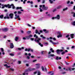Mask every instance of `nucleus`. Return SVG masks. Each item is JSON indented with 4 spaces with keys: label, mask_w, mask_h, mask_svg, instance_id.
Instances as JSON below:
<instances>
[{
    "label": "nucleus",
    "mask_w": 75,
    "mask_h": 75,
    "mask_svg": "<svg viewBox=\"0 0 75 75\" xmlns=\"http://www.w3.org/2000/svg\"><path fill=\"white\" fill-rule=\"evenodd\" d=\"M65 53V52H62L61 53L62 55H64V54Z\"/></svg>",
    "instance_id": "42"
},
{
    "label": "nucleus",
    "mask_w": 75,
    "mask_h": 75,
    "mask_svg": "<svg viewBox=\"0 0 75 75\" xmlns=\"http://www.w3.org/2000/svg\"><path fill=\"white\" fill-rule=\"evenodd\" d=\"M17 18H18V20H20V17L18 15L17 16Z\"/></svg>",
    "instance_id": "38"
},
{
    "label": "nucleus",
    "mask_w": 75,
    "mask_h": 75,
    "mask_svg": "<svg viewBox=\"0 0 75 75\" xmlns=\"http://www.w3.org/2000/svg\"><path fill=\"white\" fill-rule=\"evenodd\" d=\"M23 40H27L26 37H25H25L23 38Z\"/></svg>",
    "instance_id": "47"
},
{
    "label": "nucleus",
    "mask_w": 75,
    "mask_h": 75,
    "mask_svg": "<svg viewBox=\"0 0 75 75\" xmlns=\"http://www.w3.org/2000/svg\"><path fill=\"white\" fill-rule=\"evenodd\" d=\"M42 54H45V52L44 51H42L41 52Z\"/></svg>",
    "instance_id": "43"
},
{
    "label": "nucleus",
    "mask_w": 75,
    "mask_h": 75,
    "mask_svg": "<svg viewBox=\"0 0 75 75\" xmlns=\"http://www.w3.org/2000/svg\"><path fill=\"white\" fill-rule=\"evenodd\" d=\"M4 67H6V68H10V67H11L10 66L7 65V64H4Z\"/></svg>",
    "instance_id": "16"
},
{
    "label": "nucleus",
    "mask_w": 75,
    "mask_h": 75,
    "mask_svg": "<svg viewBox=\"0 0 75 75\" xmlns=\"http://www.w3.org/2000/svg\"><path fill=\"white\" fill-rule=\"evenodd\" d=\"M4 19H6V18H8V19H9L10 18V17H8V16H7L6 17H4Z\"/></svg>",
    "instance_id": "28"
},
{
    "label": "nucleus",
    "mask_w": 75,
    "mask_h": 75,
    "mask_svg": "<svg viewBox=\"0 0 75 75\" xmlns=\"http://www.w3.org/2000/svg\"><path fill=\"white\" fill-rule=\"evenodd\" d=\"M43 0L42 3H45V0Z\"/></svg>",
    "instance_id": "61"
},
{
    "label": "nucleus",
    "mask_w": 75,
    "mask_h": 75,
    "mask_svg": "<svg viewBox=\"0 0 75 75\" xmlns=\"http://www.w3.org/2000/svg\"><path fill=\"white\" fill-rule=\"evenodd\" d=\"M55 18H57L58 20H59L60 18V16H59V15H58L56 17H53L52 18V20H54V19H55Z\"/></svg>",
    "instance_id": "4"
},
{
    "label": "nucleus",
    "mask_w": 75,
    "mask_h": 75,
    "mask_svg": "<svg viewBox=\"0 0 75 75\" xmlns=\"http://www.w3.org/2000/svg\"><path fill=\"white\" fill-rule=\"evenodd\" d=\"M26 39L28 40L29 39V38H30V37L29 36H27L26 37Z\"/></svg>",
    "instance_id": "39"
},
{
    "label": "nucleus",
    "mask_w": 75,
    "mask_h": 75,
    "mask_svg": "<svg viewBox=\"0 0 75 75\" xmlns=\"http://www.w3.org/2000/svg\"><path fill=\"white\" fill-rule=\"evenodd\" d=\"M72 24L73 25L75 26V21L73 22Z\"/></svg>",
    "instance_id": "30"
},
{
    "label": "nucleus",
    "mask_w": 75,
    "mask_h": 75,
    "mask_svg": "<svg viewBox=\"0 0 75 75\" xmlns=\"http://www.w3.org/2000/svg\"><path fill=\"white\" fill-rule=\"evenodd\" d=\"M57 34H59V35L61 34V32L60 31H58L57 32Z\"/></svg>",
    "instance_id": "37"
},
{
    "label": "nucleus",
    "mask_w": 75,
    "mask_h": 75,
    "mask_svg": "<svg viewBox=\"0 0 75 75\" xmlns=\"http://www.w3.org/2000/svg\"><path fill=\"white\" fill-rule=\"evenodd\" d=\"M10 69H11V71H13L14 70V69H13L12 68H10Z\"/></svg>",
    "instance_id": "46"
},
{
    "label": "nucleus",
    "mask_w": 75,
    "mask_h": 75,
    "mask_svg": "<svg viewBox=\"0 0 75 75\" xmlns=\"http://www.w3.org/2000/svg\"><path fill=\"white\" fill-rule=\"evenodd\" d=\"M28 26V27H31V26L29 24H27Z\"/></svg>",
    "instance_id": "53"
},
{
    "label": "nucleus",
    "mask_w": 75,
    "mask_h": 75,
    "mask_svg": "<svg viewBox=\"0 0 75 75\" xmlns=\"http://www.w3.org/2000/svg\"><path fill=\"white\" fill-rule=\"evenodd\" d=\"M40 33H42V32H43V31H42V30H40Z\"/></svg>",
    "instance_id": "60"
},
{
    "label": "nucleus",
    "mask_w": 75,
    "mask_h": 75,
    "mask_svg": "<svg viewBox=\"0 0 75 75\" xmlns=\"http://www.w3.org/2000/svg\"><path fill=\"white\" fill-rule=\"evenodd\" d=\"M66 71H68L69 70L70 71H72V70H74L75 68H72L71 67H66Z\"/></svg>",
    "instance_id": "2"
},
{
    "label": "nucleus",
    "mask_w": 75,
    "mask_h": 75,
    "mask_svg": "<svg viewBox=\"0 0 75 75\" xmlns=\"http://www.w3.org/2000/svg\"><path fill=\"white\" fill-rule=\"evenodd\" d=\"M18 39V37H16L15 39V40L16 41H17V40Z\"/></svg>",
    "instance_id": "22"
},
{
    "label": "nucleus",
    "mask_w": 75,
    "mask_h": 75,
    "mask_svg": "<svg viewBox=\"0 0 75 75\" xmlns=\"http://www.w3.org/2000/svg\"><path fill=\"white\" fill-rule=\"evenodd\" d=\"M29 38H30V37H33V35H30L29 36Z\"/></svg>",
    "instance_id": "44"
},
{
    "label": "nucleus",
    "mask_w": 75,
    "mask_h": 75,
    "mask_svg": "<svg viewBox=\"0 0 75 75\" xmlns=\"http://www.w3.org/2000/svg\"><path fill=\"white\" fill-rule=\"evenodd\" d=\"M27 58L28 59H30V57L28 56H27Z\"/></svg>",
    "instance_id": "59"
},
{
    "label": "nucleus",
    "mask_w": 75,
    "mask_h": 75,
    "mask_svg": "<svg viewBox=\"0 0 75 75\" xmlns=\"http://www.w3.org/2000/svg\"><path fill=\"white\" fill-rule=\"evenodd\" d=\"M35 68H29L25 70V72L23 73V75H28V73H27V72H28V71H32L35 70Z\"/></svg>",
    "instance_id": "1"
},
{
    "label": "nucleus",
    "mask_w": 75,
    "mask_h": 75,
    "mask_svg": "<svg viewBox=\"0 0 75 75\" xmlns=\"http://www.w3.org/2000/svg\"><path fill=\"white\" fill-rule=\"evenodd\" d=\"M42 8L43 10H47L48 8V7L45 6V5H43Z\"/></svg>",
    "instance_id": "5"
},
{
    "label": "nucleus",
    "mask_w": 75,
    "mask_h": 75,
    "mask_svg": "<svg viewBox=\"0 0 75 75\" xmlns=\"http://www.w3.org/2000/svg\"><path fill=\"white\" fill-rule=\"evenodd\" d=\"M9 16L12 19L13 18V13H10L9 15Z\"/></svg>",
    "instance_id": "13"
},
{
    "label": "nucleus",
    "mask_w": 75,
    "mask_h": 75,
    "mask_svg": "<svg viewBox=\"0 0 75 75\" xmlns=\"http://www.w3.org/2000/svg\"><path fill=\"white\" fill-rule=\"evenodd\" d=\"M12 5V8H13V9H14V8H15V6H14V5H13V4H11V5Z\"/></svg>",
    "instance_id": "36"
},
{
    "label": "nucleus",
    "mask_w": 75,
    "mask_h": 75,
    "mask_svg": "<svg viewBox=\"0 0 75 75\" xmlns=\"http://www.w3.org/2000/svg\"><path fill=\"white\" fill-rule=\"evenodd\" d=\"M10 46L11 48H14V45L13 43H11L10 44Z\"/></svg>",
    "instance_id": "9"
},
{
    "label": "nucleus",
    "mask_w": 75,
    "mask_h": 75,
    "mask_svg": "<svg viewBox=\"0 0 75 75\" xmlns=\"http://www.w3.org/2000/svg\"><path fill=\"white\" fill-rule=\"evenodd\" d=\"M18 14H21V13H22V12H20V11H18Z\"/></svg>",
    "instance_id": "45"
},
{
    "label": "nucleus",
    "mask_w": 75,
    "mask_h": 75,
    "mask_svg": "<svg viewBox=\"0 0 75 75\" xmlns=\"http://www.w3.org/2000/svg\"><path fill=\"white\" fill-rule=\"evenodd\" d=\"M5 1H6V0H0V2H5Z\"/></svg>",
    "instance_id": "31"
},
{
    "label": "nucleus",
    "mask_w": 75,
    "mask_h": 75,
    "mask_svg": "<svg viewBox=\"0 0 75 75\" xmlns=\"http://www.w3.org/2000/svg\"><path fill=\"white\" fill-rule=\"evenodd\" d=\"M18 50H19L20 51V50H21V48H18Z\"/></svg>",
    "instance_id": "57"
},
{
    "label": "nucleus",
    "mask_w": 75,
    "mask_h": 75,
    "mask_svg": "<svg viewBox=\"0 0 75 75\" xmlns=\"http://www.w3.org/2000/svg\"><path fill=\"white\" fill-rule=\"evenodd\" d=\"M48 74H50V75H54V71H50L48 72Z\"/></svg>",
    "instance_id": "10"
},
{
    "label": "nucleus",
    "mask_w": 75,
    "mask_h": 75,
    "mask_svg": "<svg viewBox=\"0 0 75 75\" xmlns=\"http://www.w3.org/2000/svg\"><path fill=\"white\" fill-rule=\"evenodd\" d=\"M21 61H18V64H21Z\"/></svg>",
    "instance_id": "41"
},
{
    "label": "nucleus",
    "mask_w": 75,
    "mask_h": 75,
    "mask_svg": "<svg viewBox=\"0 0 75 75\" xmlns=\"http://www.w3.org/2000/svg\"><path fill=\"white\" fill-rule=\"evenodd\" d=\"M73 9L74 10H75V6H74V8H73Z\"/></svg>",
    "instance_id": "64"
},
{
    "label": "nucleus",
    "mask_w": 75,
    "mask_h": 75,
    "mask_svg": "<svg viewBox=\"0 0 75 75\" xmlns=\"http://www.w3.org/2000/svg\"><path fill=\"white\" fill-rule=\"evenodd\" d=\"M12 6V5H10L9 4H8V5H5V7L6 8L8 7L9 8H11V7Z\"/></svg>",
    "instance_id": "6"
},
{
    "label": "nucleus",
    "mask_w": 75,
    "mask_h": 75,
    "mask_svg": "<svg viewBox=\"0 0 75 75\" xmlns=\"http://www.w3.org/2000/svg\"><path fill=\"white\" fill-rule=\"evenodd\" d=\"M65 63L67 65H69V63H68L67 62H66V61H64Z\"/></svg>",
    "instance_id": "26"
},
{
    "label": "nucleus",
    "mask_w": 75,
    "mask_h": 75,
    "mask_svg": "<svg viewBox=\"0 0 75 75\" xmlns=\"http://www.w3.org/2000/svg\"><path fill=\"white\" fill-rule=\"evenodd\" d=\"M1 52H4V49H3V48H1Z\"/></svg>",
    "instance_id": "35"
},
{
    "label": "nucleus",
    "mask_w": 75,
    "mask_h": 75,
    "mask_svg": "<svg viewBox=\"0 0 75 75\" xmlns=\"http://www.w3.org/2000/svg\"><path fill=\"white\" fill-rule=\"evenodd\" d=\"M69 35H67V36H66V37L67 38H68L69 37Z\"/></svg>",
    "instance_id": "52"
},
{
    "label": "nucleus",
    "mask_w": 75,
    "mask_h": 75,
    "mask_svg": "<svg viewBox=\"0 0 75 75\" xmlns=\"http://www.w3.org/2000/svg\"><path fill=\"white\" fill-rule=\"evenodd\" d=\"M35 61H37V60H35L33 61V62H35Z\"/></svg>",
    "instance_id": "63"
},
{
    "label": "nucleus",
    "mask_w": 75,
    "mask_h": 75,
    "mask_svg": "<svg viewBox=\"0 0 75 75\" xmlns=\"http://www.w3.org/2000/svg\"><path fill=\"white\" fill-rule=\"evenodd\" d=\"M41 72H40V71H39L38 73V75H41Z\"/></svg>",
    "instance_id": "33"
},
{
    "label": "nucleus",
    "mask_w": 75,
    "mask_h": 75,
    "mask_svg": "<svg viewBox=\"0 0 75 75\" xmlns=\"http://www.w3.org/2000/svg\"><path fill=\"white\" fill-rule=\"evenodd\" d=\"M42 7V5H40V8H39V9H40V12H42V10L41 9V7Z\"/></svg>",
    "instance_id": "14"
},
{
    "label": "nucleus",
    "mask_w": 75,
    "mask_h": 75,
    "mask_svg": "<svg viewBox=\"0 0 75 75\" xmlns=\"http://www.w3.org/2000/svg\"><path fill=\"white\" fill-rule=\"evenodd\" d=\"M71 14H73V17H75V12H71Z\"/></svg>",
    "instance_id": "25"
},
{
    "label": "nucleus",
    "mask_w": 75,
    "mask_h": 75,
    "mask_svg": "<svg viewBox=\"0 0 75 75\" xmlns=\"http://www.w3.org/2000/svg\"><path fill=\"white\" fill-rule=\"evenodd\" d=\"M38 44L39 45H40L41 47H43V45L41 44V43H39Z\"/></svg>",
    "instance_id": "34"
},
{
    "label": "nucleus",
    "mask_w": 75,
    "mask_h": 75,
    "mask_svg": "<svg viewBox=\"0 0 75 75\" xmlns=\"http://www.w3.org/2000/svg\"><path fill=\"white\" fill-rule=\"evenodd\" d=\"M61 7H62V6L60 5L57 6V9H59V8H61Z\"/></svg>",
    "instance_id": "21"
},
{
    "label": "nucleus",
    "mask_w": 75,
    "mask_h": 75,
    "mask_svg": "<svg viewBox=\"0 0 75 75\" xmlns=\"http://www.w3.org/2000/svg\"><path fill=\"white\" fill-rule=\"evenodd\" d=\"M2 30L3 31L6 32L8 30V28H2Z\"/></svg>",
    "instance_id": "7"
},
{
    "label": "nucleus",
    "mask_w": 75,
    "mask_h": 75,
    "mask_svg": "<svg viewBox=\"0 0 75 75\" xmlns=\"http://www.w3.org/2000/svg\"><path fill=\"white\" fill-rule=\"evenodd\" d=\"M56 10H57L56 9H54V10H53V12H54V11H56Z\"/></svg>",
    "instance_id": "56"
},
{
    "label": "nucleus",
    "mask_w": 75,
    "mask_h": 75,
    "mask_svg": "<svg viewBox=\"0 0 75 75\" xmlns=\"http://www.w3.org/2000/svg\"><path fill=\"white\" fill-rule=\"evenodd\" d=\"M74 34H70V37L71 38H74Z\"/></svg>",
    "instance_id": "19"
},
{
    "label": "nucleus",
    "mask_w": 75,
    "mask_h": 75,
    "mask_svg": "<svg viewBox=\"0 0 75 75\" xmlns=\"http://www.w3.org/2000/svg\"><path fill=\"white\" fill-rule=\"evenodd\" d=\"M36 33H38V31L37 30H36V32H35Z\"/></svg>",
    "instance_id": "51"
},
{
    "label": "nucleus",
    "mask_w": 75,
    "mask_h": 75,
    "mask_svg": "<svg viewBox=\"0 0 75 75\" xmlns=\"http://www.w3.org/2000/svg\"><path fill=\"white\" fill-rule=\"evenodd\" d=\"M27 3H30L31 4H33V1H31V2L30 1H28L27 2Z\"/></svg>",
    "instance_id": "17"
},
{
    "label": "nucleus",
    "mask_w": 75,
    "mask_h": 75,
    "mask_svg": "<svg viewBox=\"0 0 75 75\" xmlns=\"http://www.w3.org/2000/svg\"><path fill=\"white\" fill-rule=\"evenodd\" d=\"M4 16V15H0V18L2 19L3 18Z\"/></svg>",
    "instance_id": "23"
},
{
    "label": "nucleus",
    "mask_w": 75,
    "mask_h": 75,
    "mask_svg": "<svg viewBox=\"0 0 75 75\" xmlns=\"http://www.w3.org/2000/svg\"><path fill=\"white\" fill-rule=\"evenodd\" d=\"M45 69H44V67L43 66L42 67V71H44V72H47V68L45 67Z\"/></svg>",
    "instance_id": "8"
},
{
    "label": "nucleus",
    "mask_w": 75,
    "mask_h": 75,
    "mask_svg": "<svg viewBox=\"0 0 75 75\" xmlns=\"http://www.w3.org/2000/svg\"><path fill=\"white\" fill-rule=\"evenodd\" d=\"M52 0L54 1H55V0H49V1L51 4H52L53 3V1H52Z\"/></svg>",
    "instance_id": "27"
},
{
    "label": "nucleus",
    "mask_w": 75,
    "mask_h": 75,
    "mask_svg": "<svg viewBox=\"0 0 75 75\" xmlns=\"http://www.w3.org/2000/svg\"><path fill=\"white\" fill-rule=\"evenodd\" d=\"M49 58H50V57H55V55L54 54H49L48 55Z\"/></svg>",
    "instance_id": "12"
},
{
    "label": "nucleus",
    "mask_w": 75,
    "mask_h": 75,
    "mask_svg": "<svg viewBox=\"0 0 75 75\" xmlns=\"http://www.w3.org/2000/svg\"><path fill=\"white\" fill-rule=\"evenodd\" d=\"M31 51L33 52V50L29 48L28 50V52H29V51Z\"/></svg>",
    "instance_id": "20"
},
{
    "label": "nucleus",
    "mask_w": 75,
    "mask_h": 75,
    "mask_svg": "<svg viewBox=\"0 0 75 75\" xmlns=\"http://www.w3.org/2000/svg\"><path fill=\"white\" fill-rule=\"evenodd\" d=\"M69 3H70V1H68L67 2V4H69Z\"/></svg>",
    "instance_id": "50"
},
{
    "label": "nucleus",
    "mask_w": 75,
    "mask_h": 75,
    "mask_svg": "<svg viewBox=\"0 0 75 75\" xmlns=\"http://www.w3.org/2000/svg\"><path fill=\"white\" fill-rule=\"evenodd\" d=\"M30 40H32V41H33L34 40V38H30Z\"/></svg>",
    "instance_id": "62"
},
{
    "label": "nucleus",
    "mask_w": 75,
    "mask_h": 75,
    "mask_svg": "<svg viewBox=\"0 0 75 75\" xmlns=\"http://www.w3.org/2000/svg\"><path fill=\"white\" fill-rule=\"evenodd\" d=\"M50 42H51L52 44H54V42L52 41V40H50Z\"/></svg>",
    "instance_id": "40"
},
{
    "label": "nucleus",
    "mask_w": 75,
    "mask_h": 75,
    "mask_svg": "<svg viewBox=\"0 0 75 75\" xmlns=\"http://www.w3.org/2000/svg\"><path fill=\"white\" fill-rule=\"evenodd\" d=\"M36 65H37V66L36 67V68H37V69H38V68H40V64H36Z\"/></svg>",
    "instance_id": "15"
},
{
    "label": "nucleus",
    "mask_w": 75,
    "mask_h": 75,
    "mask_svg": "<svg viewBox=\"0 0 75 75\" xmlns=\"http://www.w3.org/2000/svg\"><path fill=\"white\" fill-rule=\"evenodd\" d=\"M56 59L57 60H58L59 59V58H58V57H57L56 58Z\"/></svg>",
    "instance_id": "49"
},
{
    "label": "nucleus",
    "mask_w": 75,
    "mask_h": 75,
    "mask_svg": "<svg viewBox=\"0 0 75 75\" xmlns=\"http://www.w3.org/2000/svg\"><path fill=\"white\" fill-rule=\"evenodd\" d=\"M70 4H74V2L72 1H71Z\"/></svg>",
    "instance_id": "54"
},
{
    "label": "nucleus",
    "mask_w": 75,
    "mask_h": 75,
    "mask_svg": "<svg viewBox=\"0 0 75 75\" xmlns=\"http://www.w3.org/2000/svg\"><path fill=\"white\" fill-rule=\"evenodd\" d=\"M22 8L21 7H17L16 8V9L18 10V9H21Z\"/></svg>",
    "instance_id": "32"
},
{
    "label": "nucleus",
    "mask_w": 75,
    "mask_h": 75,
    "mask_svg": "<svg viewBox=\"0 0 75 75\" xmlns=\"http://www.w3.org/2000/svg\"><path fill=\"white\" fill-rule=\"evenodd\" d=\"M27 33H28V34H30V33H31V31H29L27 32Z\"/></svg>",
    "instance_id": "55"
},
{
    "label": "nucleus",
    "mask_w": 75,
    "mask_h": 75,
    "mask_svg": "<svg viewBox=\"0 0 75 75\" xmlns=\"http://www.w3.org/2000/svg\"><path fill=\"white\" fill-rule=\"evenodd\" d=\"M50 51H51L52 52H54V50H53V49L52 48L50 49Z\"/></svg>",
    "instance_id": "29"
},
{
    "label": "nucleus",
    "mask_w": 75,
    "mask_h": 75,
    "mask_svg": "<svg viewBox=\"0 0 75 75\" xmlns=\"http://www.w3.org/2000/svg\"><path fill=\"white\" fill-rule=\"evenodd\" d=\"M41 40V39L40 38L38 39V40H37V39H35L34 40L35 41L37 42H39Z\"/></svg>",
    "instance_id": "11"
},
{
    "label": "nucleus",
    "mask_w": 75,
    "mask_h": 75,
    "mask_svg": "<svg viewBox=\"0 0 75 75\" xmlns=\"http://www.w3.org/2000/svg\"><path fill=\"white\" fill-rule=\"evenodd\" d=\"M62 35L60 34L59 35H57V38H59V37H62Z\"/></svg>",
    "instance_id": "24"
},
{
    "label": "nucleus",
    "mask_w": 75,
    "mask_h": 75,
    "mask_svg": "<svg viewBox=\"0 0 75 75\" xmlns=\"http://www.w3.org/2000/svg\"><path fill=\"white\" fill-rule=\"evenodd\" d=\"M48 32H49V31L48 30L47 31H46L45 32V33H48Z\"/></svg>",
    "instance_id": "58"
},
{
    "label": "nucleus",
    "mask_w": 75,
    "mask_h": 75,
    "mask_svg": "<svg viewBox=\"0 0 75 75\" xmlns=\"http://www.w3.org/2000/svg\"><path fill=\"white\" fill-rule=\"evenodd\" d=\"M62 51H64V50H59V49H58L57 50L56 52L57 54L59 55V54H60V52H62Z\"/></svg>",
    "instance_id": "3"
},
{
    "label": "nucleus",
    "mask_w": 75,
    "mask_h": 75,
    "mask_svg": "<svg viewBox=\"0 0 75 75\" xmlns=\"http://www.w3.org/2000/svg\"><path fill=\"white\" fill-rule=\"evenodd\" d=\"M9 55H11V56H14V54H9Z\"/></svg>",
    "instance_id": "48"
},
{
    "label": "nucleus",
    "mask_w": 75,
    "mask_h": 75,
    "mask_svg": "<svg viewBox=\"0 0 75 75\" xmlns=\"http://www.w3.org/2000/svg\"><path fill=\"white\" fill-rule=\"evenodd\" d=\"M68 7H66L65 8H64L63 9V11H66V10H68Z\"/></svg>",
    "instance_id": "18"
}]
</instances>
